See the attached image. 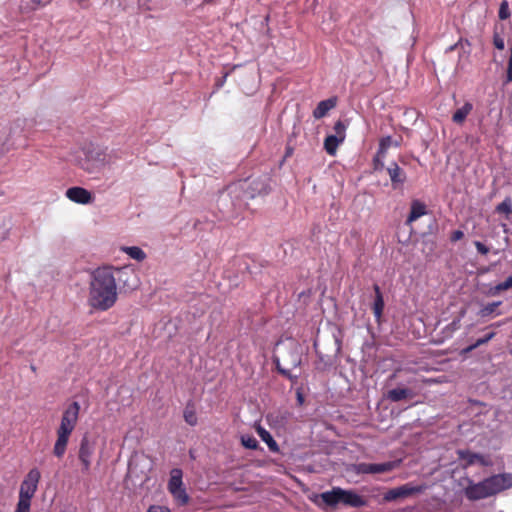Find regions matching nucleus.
I'll return each instance as SVG.
<instances>
[{
    "instance_id": "37998d69",
    "label": "nucleus",
    "mask_w": 512,
    "mask_h": 512,
    "mask_svg": "<svg viewBox=\"0 0 512 512\" xmlns=\"http://www.w3.org/2000/svg\"><path fill=\"white\" fill-rule=\"evenodd\" d=\"M300 364V359L298 357H296L294 360H293V366L294 367H298Z\"/></svg>"
},
{
    "instance_id": "6ab92c4d",
    "label": "nucleus",
    "mask_w": 512,
    "mask_h": 512,
    "mask_svg": "<svg viewBox=\"0 0 512 512\" xmlns=\"http://www.w3.org/2000/svg\"><path fill=\"white\" fill-rule=\"evenodd\" d=\"M399 465V461H388L384 463H371L372 474H381L394 470Z\"/></svg>"
},
{
    "instance_id": "20e7f679",
    "label": "nucleus",
    "mask_w": 512,
    "mask_h": 512,
    "mask_svg": "<svg viewBox=\"0 0 512 512\" xmlns=\"http://www.w3.org/2000/svg\"><path fill=\"white\" fill-rule=\"evenodd\" d=\"M319 497L328 507H336L341 503L352 508H362L369 504L368 499L364 496L354 490H346L341 487H333L329 491L322 492Z\"/></svg>"
},
{
    "instance_id": "72a5a7b5",
    "label": "nucleus",
    "mask_w": 512,
    "mask_h": 512,
    "mask_svg": "<svg viewBox=\"0 0 512 512\" xmlns=\"http://www.w3.org/2000/svg\"><path fill=\"white\" fill-rule=\"evenodd\" d=\"M31 501L18 498L16 509L14 512H30Z\"/></svg>"
},
{
    "instance_id": "2f4dec72",
    "label": "nucleus",
    "mask_w": 512,
    "mask_h": 512,
    "mask_svg": "<svg viewBox=\"0 0 512 512\" xmlns=\"http://www.w3.org/2000/svg\"><path fill=\"white\" fill-rule=\"evenodd\" d=\"M498 15L501 20H506L511 16L509 4L507 1L501 2Z\"/></svg>"
},
{
    "instance_id": "b1692460",
    "label": "nucleus",
    "mask_w": 512,
    "mask_h": 512,
    "mask_svg": "<svg viewBox=\"0 0 512 512\" xmlns=\"http://www.w3.org/2000/svg\"><path fill=\"white\" fill-rule=\"evenodd\" d=\"M169 492L179 505H186L189 502V496L183 486L172 489Z\"/></svg>"
},
{
    "instance_id": "a878e982",
    "label": "nucleus",
    "mask_w": 512,
    "mask_h": 512,
    "mask_svg": "<svg viewBox=\"0 0 512 512\" xmlns=\"http://www.w3.org/2000/svg\"><path fill=\"white\" fill-rule=\"evenodd\" d=\"M410 395V391L405 388H395L388 392V399L393 402H398L406 399Z\"/></svg>"
},
{
    "instance_id": "473e14b6",
    "label": "nucleus",
    "mask_w": 512,
    "mask_h": 512,
    "mask_svg": "<svg viewBox=\"0 0 512 512\" xmlns=\"http://www.w3.org/2000/svg\"><path fill=\"white\" fill-rule=\"evenodd\" d=\"M465 314V310L461 312V316L457 319H454L450 324L446 326V330L452 335L455 331L460 328L461 317Z\"/></svg>"
},
{
    "instance_id": "5701e85b",
    "label": "nucleus",
    "mask_w": 512,
    "mask_h": 512,
    "mask_svg": "<svg viewBox=\"0 0 512 512\" xmlns=\"http://www.w3.org/2000/svg\"><path fill=\"white\" fill-rule=\"evenodd\" d=\"M183 486L182 482V471L178 468H174L170 473V480L168 482V490H172Z\"/></svg>"
},
{
    "instance_id": "a18cd8bd",
    "label": "nucleus",
    "mask_w": 512,
    "mask_h": 512,
    "mask_svg": "<svg viewBox=\"0 0 512 512\" xmlns=\"http://www.w3.org/2000/svg\"><path fill=\"white\" fill-rule=\"evenodd\" d=\"M480 345H476V342L472 345H470V347L472 348V350L476 349L477 347H479Z\"/></svg>"
},
{
    "instance_id": "4468645a",
    "label": "nucleus",
    "mask_w": 512,
    "mask_h": 512,
    "mask_svg": "<svg viewBox=\"0 0 512 512\" xmlns=\"http://www.w3.org/2000/svg\"><path fill=\"white\" fill-rule=\"evenodd\" d=\"M427 213L426 205L418 200H414L411 204V211L407 218L406 223L410 225L421 216Z\"/></svg>"
},
{
    "instance_id": "f704fd0d",
    "label": "nucleus",
    "mask_w": 512,
    "mask_h": 512,
    "mask_svg": "<svg viewBox=\"0 0 512 512\" xmlns=\"http://www.w3.org/2000/svg\"><path fill=\"white\" fill-rule=\"evenodd\" d=\"M512 82V45L510 48V55L507 63V70H506V83Z\"/></svg>"
},
{
    "instance_id": "f3484780",
    "label": "nucleus",
    "mask_w": 512,
    "mask_h": 512,
    "mask_svg": "<svg viewBox=\"0 0 512 512\" xmlns=\"http://www.w3.org/2000/svg\"><path fill=\"white\" fill-rule=\"evenodd\" d=\"M502 304L501 301H494V302H491V303H488L486 305H484L480 310H479V315L482 317V318H487V317H491V316H499L501 315V312L498 311V307Z\"/></svg>"
},
{
    "instance_id": "423d86ee",
    "label": "nucleus",
    "mask_w": 512,
    "mask_h": 512,
    "mask_svg": "<svg viewBox=\"0 0 512 512\" xmlns=\"http://www.w3.org/2000/svg\"><path fill=\"white\" fill-rule=\"evenodd\" d=\"M427 489V485L414 484L412 482L389 489L383 496L385 502H393L400 499H407L422 494Z\"/></svg>"
},
{
    "instance_id": "c756f323",
    "label": "nucleus",
    "mask_w": 512,
    "mask_h": 512,
    "mask_svg": "<svg viewBox=\"0 0 512 512\" xmlns=\"http://www.w3.org/2000/svg\"><path fill=\"white\" fill-rule=\"evenodd\" d=\"M241 443L245 448L248 449H257L258 441L257 439L249 434H245L241 436Z\"/></svg>"
},
{
    "instance_id": "f8f14e48",
    "label": "nucleus",
    "mask_w": 512,
    "mask_h": 512,
    "mask_svg": "<svg viewBox=\"0 0 512 512\" xmlns=\"http://www.w3.org/2000/svg\"><path fill=\"white\" fill-rule=\"evenodd\" d=\"M387 172L389 174L394 189L399 188L406 181L405 172L396 163H392L387 168Z\"/></svg>"
},
{
    "instance_id": "79ce46f5",
    "label": "nucleus",
    "mask_w": 512,
    "mask_h": 512,
    "mask_svg": "<svg viewBox=\"0 0 512 512\" xmlns=\"http://www.w3.org/2000/svg\"><path fill=\"white\" fill-rule=\"evenodd\" d=\"M276 366H277V369H278V371H279V372H281V373H282V374H284V375H289V374H288V370L283 369V368L280 366V363H279V361H278V360H276Z\"/></svg>"
},
{
    "instance_id": "a211bd4d",
    "label": "nucleus",
    "mask_w": 512,
    "mask_h": 512,
    "mask_svg": "<svg viewBox=\"0 0 512 512\" xmlns=\"http://www.w3.org/2000/svg\"><path fill=\"white\" fill-rule=\"evenodd\" d=\"M257 433H258L259 437L261 438V440L267 444L268 448L272 452L279 451V446H278L277 442L273 439L272 435L266 429L259 426L257 428Z\"/></svg>"
},
{
    "instance_id": "1a4fd4ad",
    "label": "nucleus",
    "mask_w": 512,
    "mask_h": 512,
    "mask_svg": "<svg viewBox=\"0 0 512 512\" xmlns=\"http://www.w3.org/2000/svg\"><path fill=\"white\" fill-rule=\"evenodd\" d=\"M465 496L472 501L488 498L491 495L486 479L481 482L474 483L469 481L468 486L464 489Z\"/></svg>"
},
{
    "instance_id": "9d476101",
    "label": "nucleus",
    "mask_w": 512,
    "mask_h": 512,
    "mask_svg": "<svg viewBox=\"0 0 512 512\" xmlns=\"http://www.w3.org/2000/svg\"><path fill=\"white\" fill-rule=\"evenodd\" d=\"M491 495L512 487V474L504 473L486 478Z\"/></svg>"
},
{
    "instance_id": "49530a36",
    "label": "nucleus",
    "mask_w": 512,
    "mask_h": 512,
    "mask_svg": "<svg viewBox=\"0 0 512 512\" xmlns=\"http://www.w3.org/2000/svg\"><path fill=\"white\" fill-rule=\"evenodd\" d=\"M298 400H299V401H302V397H301V395H300V394L298 395Z\"/></svg>"
},
{
    "instance_id": "6e6552de",
    "label": "nucleus",
    "mask_w": 512,
    "mask_h": 512,
    "mask_svg": "<svg viewBox=\"0 0 512 512\" xmlns=\"http://www.w3.org/2000/svg\"><path fill=\"white\" fill-rule=\"evenodd\" d=\"M96 448V442L84 436L79 445L78 459L83 466V471H88L92 463V457Z\"/></svg>"
},
{
    "instance_id": "4c0bfd02",
    "label": "nucleus",
    "mask_w": 512,
    "mask_h": 512,
    "mask_svg": "<svg viewBox=\"0 0 512 512\" xmlns=\"http://www.w3.org/2000/svg\"><path fill=\"white\" fill-rule=\"evenodd\" d=\"M474 244H475V247H476V249H477V251H478L479 253H481V254H483V255L488 254V252H489V248H488L486 245H484L482 242H480V241H475V243H474Z\"/></svg>"
},
{
    "instance_id": "bb28decb",
    "label": "nucleus",
    "mask_w": 512,
    "mask_h": 512,
    "mask_svg": "<svg viewBox=\"0 0 512 512\" xmlns=\"http://www.w3.org/2000/svg\"><path fill=\"white\" fill-rule=\"evenodd\" d=\"M349 471L359 474H372L371 463H356L349 467Z\"/></svg>"
},
{
    "instance_id": "39448f33",
    "label": "nucleus",
    "mask_w": 512,
    "mask_h": 512,
    "mask_svg": "<svg viewBox=\"0 0 512 512\" xmlns=\"http://www.w3.org/2000/svg\"><path fill=\"white\" fill-rule=\"evenodd\" d=\"M229 191L231 194H238L242 191L244 199H253L256 196L265 195L270 191L269 178L262 177L250 181H240L229 186Z\"/></svg>"
},
{
    "instance_id": "412c9836",
    "label": "nucleus",
    "mask_w": 512,
    "mask_h": 512,
    "mask_svg": "<svg viewBox=\"0 0 512 512\" xmlns=\"http://www.w3.org/2000/svg\"><path fill=\"white\" fill-rule=\"evenodd\" d=\"M121 250L130 258L139 262L146 258V253L138 246H124L121 248Z\"/></svg>"
},
{
    "instance_id": "2eb2a0df",
    "label": "nucleus",
    "mask_w": 512,
    "mask_h": 512,
    "mask_svg": "<svg viewBox=\"0 0 512 512\" xmlns=\"http://www.w3.org/2000/svg\"><path fill=\"white\" fill-rule=\"evenodd\" d=\"M335 105H336V100L332 99V98L320 101L318 103L317 107L313 111L314 118H316V119L323 118L324 116H326V114L331 109H333L335 107Z\"/></svg>"
},
{
    "instance_id": "ea45409f",
    "label": "nucleus",
    "mask_w": 512,
    "mask_h": 512,
    "mask_svg": "<svg viewBox=\"0 0 512 512\" xmlns=\"http://www.w3.org/2000/svg\"><path fill=\"white\" fill-rule=\"evenodd\" d=\"M463 237H464L463 231L455 230L452 232L450 239L452 242H456V241L461 240Z\"/></svg>"
},
{
    "instance_id": "e433bc0d",
    "label": "nucleus",
    "mask_w": 512,
    "mask_h": 512,
    "mask_svg": "<svg viewBox=\"0 0 512 512\" xmlns=\"http://www.w3.org/2000/svg\"><path fill=\"white\" fill-rule=\"evenodd\" d=\"M147 512H171V510L167 506L151 505Z\"/></svg>"
},
{
    "instance_id": "f03ea898",
    "label": "nucleus",
    "mask_w": 512,
    "mask_h": 512,
    "mask_svg": "<svg viewBox=\"0 0 512 512\" xmlns=\"http://www.w3.org/2000/svg\"><path fill=\"white\" fill-rule=\"evenodd\" d=\"M80 412V405L74 401L63 411L60 424L56 429V441L53 446V454L62 458L66 453L70 436L76 428Z\"/></svg>"
},
{
    "instance_id": "393cba45",
    "label": "nucleus",
    "mask_w": 512,
    "mask_h": 512,
    "mask_svg": "<svg viewBox=\"0 0 512 512\" xmlns=\"http://www.w3.org/2000/svg\"><path fill=\"white\" fill-rule=\"evenodd\" d=\"M512 289V275L507 277L503 282L498 283L494 287L489 290V294L492 296H496L500 294L502 291H506Z\"/></svg>"
},
{
    "instance_id": "58836bf2",
    "label": "nucleus",
    "mask_w": 512,
    "mask_h": 512,
    "mask_svg": "<svg viewBox=\"0 0 512 512\" xmlns=\"http://www.w3.org/2000/svg\"><path fill=\"white\" fill-rule=\"evenodd\" d=\"M495 336V332H491L489 334H487L485 337L483 338H480L476 341V345H483V344H486L487 342H489L493 337Z\"/></svg>"
},
{
    "instance_id": "c85d7f7f",
    "label": "nucleus",
    "mask_w": 512,
    "mask_h": 512,
    "mask_svg": "<svg viewBox=\"0 0 512 512\" xmlns=\"http://www.w3.org/2000/svg\"><path fill=\"white\" fill-rule=\"evenodd\" d=\"M346 125L342 121H337L334 125V137L338 138L340 141L344 142L346 137Z\"/></svg>"
},
{
    "instance_id": "c03bdc74",
    "label": "nucleus",
    "mask_w": 512,
    "mask_h": 512,
    "mask_svg": "<svg viewBox=\"0 0 512 512\" xmlns=\"http://www.w3.org/2000/svg\"><path fill=\"white\" fill-rule=\"evenodd\" d=\"M472 351H473L472 348L470 346H468L465 349H463L462 353L467 354V353H470Z\"/></svg>"
},
{
    "instance_id": "4be33fe9",
    "label": "nucleus",
    "mask_w": 512,
    "mask_h": 512,
    "mask_svg": "<svg viewBox=\"0 0 512 512\" xmlns=\"http://www.w3.org/2000/svg\"><path fill=\"white\" fill-rule=\"evenodd\" d=\"M342 143V141L333 135H328L324 140V149L329 155L334 156L337 152L338 146Z\"/></svg>"
},
{
    "instance_id": "0eeeda50",
    "label": "nucleus",
    "mask_w": 512,
    "mask_h": 512,
    "mask_svg": "<svg viewBox=\"0 0 512 512\" xmlns=\"http://www.w3.org/2000/svg\"><path fill=\"white\" fill-rule=\"evenodd\" d=\"M40 478V471L37 468H32L20 485L18 498L31 501L37 491Z\"/></svg>"
},
{
    "instance_id": "7c9ffc66",
    "label": "nucleus",
    "mask_w": 512,
    "mask_h": 512,
    "mask_svg": "<svg viewBox=\"0 0 512 512\" xmlns=\"http://www.w3.org/2000/svg\"><path fill=\"white\" fill-rule=\"evenodd\" d=\"M184 419L191 426H195L197 424V416L193 407L187 406L185 408Z\"/></svg>"
},
{
    "instance_id": "f257e3e1",
    "label": "nucleus",
    "mask_w": 512,
    "mask_h": 512,
    "mask_svg": "<svg viewBox=\"0 0 512 512\" xmlns=\"http://www.w3.org/2000/svg\"><path fill=\"white\" fill-rule=\"evenodd\" d=\"M118 299L116 277L111 267L104 266L91 273L87 303L96 311H107Z\"/></svg>"
},
{
    "instance_id": "7ed1b4c3",
    "label": "nucleus",
    "mask_w": 512,
    "mask_h": 512,
    "mask_svg": "<svg viewBox=\"0 0 512 512\" xmlns=\"http://www.w3.org/2000/svg\"><path fill=\"white\" fill-rule=\"evenodd\" d=\"M114 162L115 154L112 151L92 145L83 148L82 156L77 159L79 167L89 174L99 173Z\"/></svg>"
},
{
    "instance_id": "a19ab883",
    "label": "nucleus",
    "mask_w": 512,
    "mask_h": 512,
    "mask_svg": "<svg viewBox=\"0 0 512 512\" xmlns=\"http://www.w3.org/2000/svg\"><path fill=\"white\" fill-rule=\"evenodd\" d=\"M390 142H391V137H386V138L382 139L380 142L381 150L387 149L390 145Z\"/></svg>"
},
{
    "instance_id": "c9c22d12",
    "label": "nucleus",
    "mask_w": 512,
    "mask_h": 512,
    "mask_svg": "<svg viewBox=\"0 0 512 512\" xmlns=\"http://www.w3.org/2000/svg\"><path fill=\"white\" fill-rule=\"evenodd\" d=\"M493 44L499 50H503L505 48L504 39L498 33H495L493 36Z\"/></svg>"
},
{
    "instance_id": "dca6fc26",
    "label": "nucleus",
    "mask_w": 512,
    "mask_h": 512,
    "mask_svg": "<svg viewBox=\"0 0 512 512\" xmlns=\"http://www.w3.org/2000/svg\"><path fill=\"white\" fill-rule=\"evenodd\" d=\"M375 300L373 303V313L377 321H380L384 309V299L378 285H374Z\"/></svg>"
},
{
    "instance_id": "cd10ccee",
    "label": "nucleus",
    "mask_w": 512,
    "mask_h": 512,
    "mask_svg": "<svg viewBox=\"0 0 512 512\" xmlns=\"http://www.w3.org/2000/svg\"><path fill=\"white\" fill-rule=\"evenodd\" d=\"M496 212L504 213L509 215L512 213V199L510 197H506L500 204L496 206Z\"/></svg>"
},
{
    "instance_id": "9b49d317",
    "label": "nucleus",
    "mask_w": 512,
    "mask_h": 512,
    "mask_svg": "<svg viewBox=\"0 0 512 512\" xmlns=\"http://www.w3.org/2000/svg\"><path fill=\"white\" fill-rule=\"evenodd\" d=\"M65 195L70 201L82 205L90 204L94 200L90 191L78 186L67 189Z\"/></svg>"
},
{
    "instance_id": "ddd939ff",
    "label": "nucleus",
    "mask_w": 512,
    "mask_h": 512,
    "mask_svg": "<svg viewBox=\"0 0 512 512\" xmlns=\"http://www.w3.org/2000/svg\"><path fill=\"white\" fill-rule=\"evenodd\" d=\"M459 458L464 460L467 465L480 464L482 466H487L490 464V461L486 459L483 455L472 453L468 450H459L458 451Z\"/></svg>"
},
{
    "instance_id": "aec40b11",
    "label": "nucleus",
    "mask_w": 512,
    "mask_h": 512,
    "mask_svg": "<svg viewBox=\"0 0 512 512\" xmlns=\"http://www.w3.org/2000/svg\"><path fill=\"white\" fill-rule=\"evenodd\" d=\"M472 109L473 105L470 102H466L461 108L454 112L452 120L457 124H462L466 117L471 113Z\"/></svg>"
}]
</instances>
